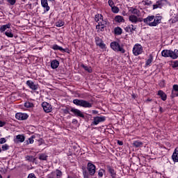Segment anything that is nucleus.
Wrapping results in <instances>:
<instances>
[{
  "instance_id": "obj_1",
  "label": "nucleus",
  "mask_w": 178,
  "mask_h": 178,
  "mask_svg": "<svg viewBox=\"0 0 178 178\" xmlns=\"http://www.w3.org/2000/svg\"><path fill=\"white\" fill-rule=\"evenodd\" d=\"M95 165L92 164V163H88L87 170H84L83 172L84 178H90V176H94L95 175Z\"/></svg>"
},
{
  "instance_id": "obj_2",
  "label": "nucleus",
  "mask_w": 178,
  "mask_h": 178,
  "mask_svg": "<svg viewBox=\"0 0 178 178\" xmlns=\"http://www.w3.org/2000/svg\"><path fill=\"white\" fill-rule=\"evenodd\" d=\"M161 55L164 58H172V59H177L178 58V50L175 49L174 51L172 50H163L161 51Z\"/></svg>"
},
{
  "instance_id": "obj_3",
  "label": "nucleus",
  "mask_w": 178,
  "mask_h": 178,
  "mask_svg": "<svg viewBox=\"0 0 178 178\" xmlns=\"http://www.w3.org/2000/svg\"><path fill=\"white\" fill-rule=\"evenodd\" d=\"M73 104L77 106H82V108H92V103L84 99H75L73 100Z\"/></svg>"
},
{
  "instance_id": "obj_4",
  "label": "nucleus",
  "mask_w": 178,
  "mask_h": 178,
  "mask_svg": "<svg viewBox=\"0 0 178 178\" xmlns=\"http://www.w3.org/2000/svg\"><path fill=\"white\" fill-rule=\"evenodd\" d=\"M110 45L111 48L113 49V51H115V52H120L121 54H124V52H126V50H124L123 47L120 46V44L118 42H112Z\"/></svg>"
},
{
  "instance_id": "obj_5",
  "label": "nucleus",
  "mask_w": 178,
  "mask_h": 178,
  "mask_svg": "<svg viewBox=\"0 0 178 178\" xmlns=\"http://www.w3.org/2000/svg\"><path fill=\"white\" fill-rule=\"evenodd\" d=\"M132 52L135 56H138L143 54V46L140 44H136L134 46Z\"/></svg>"
},
{
  "instance_id": "obj_6",
  "label": "nucleus",
  "mask_w": 178,
  "mask_h": 178,
  "mask_svg": "<svg viewBox=\"0 0 178 178\" xmlns=\"http://www.w3.org/2000/svg\"><path fill=\"white\" fill-rule=\"evenodd\" d=\"M70 111L72 113H74V116H76V118H82L84 119V113L79 109L72 108Z\"/></svg>"
},
{
  "instance_id": "obj_7",
  "label": "nucleus",
  "mask_w": 178,
  "mask_h": 178,
  "mask_svg": "<svg viewBox=\"0 0 178 178\" xmlns=\"http://www.w3.org/2000/svg\"><path fill=\"white\" fill-rule=\"evenodd\" d=\"M42 107L46 113H49V112H52V106L49 104V103L44 102L42 104Z\"/></svg>"
},
{
  "instance_id": "obj_8",
  "label": "nucleus",
  "mask_w": 178,
  "mask_h": 178,
  "mask_svg": "<svg viewBox=\"0 0 178 178\" xmlns=\"http://www.w3.org/2000/svg\"><path fill=\"white\" fill-rule=\"evenodd\" d=\"M154 19H155V16L151 15L148 16L147 18L143 19L144 23L149 26L150 27H154V26L151 25L152 22H154Z\"/></svg>"
},
{
  "instance_id": "obj_9",
  "label": "nucleus",
  "mask_w": 178,
  "mask_h": 178,
  "mask_svg": "<svg viewBox=\"0 0 178 178\" xmlns=\"http://www.w3.org/2000/svg\"><path fill=\"white\" fill-rule=\"evenodd\" d=\"M105 120H106V118L104 116L95 117L93 118L92 124H95V126H97V124H99V123H101L102 122H105Z\"/></svg>"
},
{
  "instance_id": "obj_10",
  "label": "nucleus",
  "mask_w": 178,
  "mask_h": 178,
  "mask_svg": "<svg viewBox=\"0 0 178 178\" xmlns=\"http://www.w3.org/2000/svg\"><path fill=\"white\" fill-rule=\"evenodd\" d=\"M129 12L134 16H137L138 17H140L141 16V13L140 12V10L134 7H130L129 8Z\"/></svg>"
},
{
  "instance_id": "obj_11",
  "label": "nucleus",
  "mask_w": 178,
  "mask_h": 178,
  "mask_svg": "<svg viewBox=\"0 0 178 178\" xmlns=\"http://www.w3.org/2000/svg\"><path fill=\"white\" fill-rule=\"evenodd\" d=\"M15 118L18 120H26V119H28L29 115L24 113H17L15 114Z\"/></svg>"
},
{
  "instance_id": "obj_12",
  "label": "nucleus",
  "mask_w": 178,
  "mask_h": 178,
  "mask_svg": "<svg viewBox=\"0 0 178 178\" xmlns=\"http://www.w3.org/2000/svg\"><path fill=\"white\" fill-rule=\"evenodd\" d=\"M96 44L97 47H99L102 49H104L106 47V44H104V41H102V39H101L99 37H96L95 38Z\"/></svg>"
},
{
  "instance_id": "obj_13",
  "label": "nucleus",
  "mask_w": 178,
  "mask_h": 178,
  "mask_svg": "<svg viewBox=\"0 0 178 178\" xmlns=\"http://www.w3.org/2000/svg\"><path fill=\"white\" fill-rule=\"evenodd\" d=\"M26 137H24V135H17L14 139V141L16 143V144H19V143H24Z\"/></svg>"
},
{
  "instance_id": "obj_14",
  "label": "nucleus",
  "mask_w": 178,
  "mask_h": 178,
  "mask_svg": "<svg viewBox=\"0 0 178 178\" xmlns=\"http://www.w3.org/2000/svg\"><path fill=\"white\" fill-rule=\"evenodd\" d=\"M153 20H154L153 22L150 25L154 26L155 27L161 23V20H162V17L161 16L154 17V19Z\"/></svg>"
},
{
  "instance_id": "obj_15",
  "label": "nucleus",
  "mask_w": 178,
  "mask_h": 178,
  "mask_svg": "<svg viewBox=\"0 0 178 178\" xmlns=\"http://www.w3.org/2000/svg\"><path fill=\"white\" fill-rule=\"evenodd\" d=\"M107 170L108 173H110L112 178H116V171H115V169L111 167V165H107Z\"/></svg>"
},
{
  "instance_id": "obj_16",
  "label": "nucleus",
  "mask_w": 178,
  "mask_h": 178,
  "mask_svg": "<svg viewBox=\"0 0 178 178\" xmlns=\"http://www.w3.org/2000/svg\"><path fill=\"white\" fill-rule=\"evenodd\" d=\"M26 84L31 90H38V85H35L32 81H27Z\"/></svg>"
},
{
  "instance_id": "obj_17",
  "label": "nucleus",
  "mask_w": 178,
  "mask_h": 178,
  "mask_svg": "<svg viewBox=\"0 0 178 178\" xmlns=\"http://www.w3.org/2000/svg\"><path fill=\"white\" fill-rule=\"evenodd\" d=\"M51 48L54 51H60V52H67V49H63L62 47L58 44H54Z\"/></svg>"
},
{
  "instance_id": "obj_18",
  "label": "nucleus",
  "mask_w": 178,
  "mask_h": 178,
  "mask_svg": "<svg viewBox=\"0 0 178 178\" xmlns=\"http://www.w3.org/2000/svg\"><path fill=\"white\" fill-rule=\"evenodd\" d=\"M129 20L131 22V23H133L134 24H137V21L138 20V17L137 15H131L129 17Z\"/></svg>"
},
{
  "instance_id": "obj_19",
  "label": "nucleus",
  "mask_w": 178,
  "mask_h": 178,
  "mask_svg": "<svg viewBox=\"0 0 178 178\" xmlns=\"http://www.w3.org/2000/svg\"><path fill=\"white\" fill-rule=\"evenodd\" d=\"M41 5L45 9L46 12L49 11L50 8L48 6V0H41Z\"/></svg>"
},
{
  "instance_id": "obj_20",
  "label": "nucleus",
  "mask_w": 178,
  "mask_h": 178,
  "mask_svg": "<svg viewBox=\"0 0 178 178\" xmlns=\"http://www.w3.org/2000/svg\"><path fill=\"white\" fill-rule=\"evenodd\" d=\"M58 67H59V61H58L57 60H53L51 62V67L52 69H58Z\"/></svg>"
},
{
  "instance_id": "obj_21",
  "label": "nucleus",
  "mask_w": 178,
  "mask_h": 178,
  "mask_svg": "<svg viewBox=\"0 0 178 178\" xmlns=\"http://www.w3.org/2000/svg\"><path fill=\"white\" fill-rule=\"evenodd\" d=\"M136 27L133 24H131L125 28L127 33H131V31H136Z\"/></svg>"
},
{
  "instance_id": "obj_22",
  "label": "nucleus",
  "mask_w": 178,
  "mask_h": 178,
  "mask_svg": "<svg viewBox=\"0 0 178 178\" xmlns=\"http://www.w3.org/2000/svg\"><path fill=\"white\" fill-rule=\"evenodd\" d=\"M158 95H159V97H161V98L163 101H166L167 96H166V94L163 91L159 90L158 92Z\"/></svg>"
},
{
  "instance_id": "obj_23",
  "label": "nucleus",
  "mask_w": 178,
  "mask_h": 178,
  "mask_svg": "<svg viewBox=\"0 0 178 178\" xmlns=\"http://www.w3.org/2000/svg\"><path fill=\"white\" fill-rule=\"evenodd\" d=\"M8 29H10V24H6V25H2L0 27V31L1 33H4V31H6V30H8Z\"/></svg>"
},
{
  "instance_id": "obj_24",
  "label": "nucleus",
  "mask_w": 178,
  "mask_h": 178,
  "mask_svg": "<svg viewBox=\"0 0 178 178\" xmlns=\"http://www.w3.org/2000/svg\"><path fill=\"white\" fill-rule=\"evenodd\" d=\"M152 60H154V56H152V54H149V59L146 60V66H149V65L152 63Z\"/></svg>"
},
{
  "instance_id": "obj_25",
  "label": "nucleus",
  "mask_w": 178,
  "mask_h": 178,
  "mask_svg": "<svg viewBox=\"0 0 178 178\" xmlns=\"http://www.w3.org/2000/svg\"><path fill=\"white\" fill-rule=\"evenodd\" d=\"M115 21L117 22L118 23H122L123 22H124V19H123V17H122L120 15H117L115 17Z\"/></svg>"
},
{
  "instance_id": "obj_26",
  "label": "nucleus",
  "mask_w": 178,
  "mask_h": 178,
  "mask_svg": "<svg viewBox=\"0 0 178 178\" xmlns=\"http://www.w3.org/2000/svg\"><path fill=\"white\" fill-rule=\"evenodd\" d=\"M133 145L136 148H140V147H143V143L138 140H136L133 143Z\"/></svg>"
},
{
  "instance_id": "obj_27",
  "label": "nucleus",
  "mask_w": 178,
  "mask_h": 178,
  "mask_svg": "<svg viewBox=\"0 0 178 178\" xmlns=\"http://www.w3.org/2000/svg\"><path fill=\"white\" fill-rule=\"evenodd\" d=\"M81 66V67H83V69H84V70H86L88 73H92V69L91 68V67H87L83 64H82Z\"/></svg>"
},
{
  "instance_id": "obj_28",
  "label": "nucleus",
  "mask_w": 178,
  "mask_h": 178,
  "mask_svg": "<svg viewBox=\"0 0 178 178\" xmlns=\"http://www.w3.org/2000/svg\"><path fill=\"white\" fill-rule=\"evenodd\" d=\"M162 6V0L156 1V4L153 6L154 9H158V8H161Z\"/></svg>"
},
{
  "instance_id": "obj_29",
  "label": "nucleus",
  "mask_w": 178,
  "mask_h": 178,
  "mask_svg": "<svg viewBox=\"0 0 178 178\" xmlns=\"http://www.w3.org/2000/svg\"><path fill=\"white\" fill-rule=\"evenodd\" d=\"M114 31H115V34H116L117 35H120L123 30H122L120 27H116L115 28Z\"/></svg>"
},
{
  "instance_id": "obj_30",
  "label": "nucleus",
  "mask_w": 178,
  "mask_h": 178,
  "mask_svg": "<svg viewBox=\"0 0 178 178\" xmlns=\"http://www.w3.org/2000/svg\"><path fill=\"white\" fill-rule=\"evenodd\" d=\"M103 17H104L102 16V15L97 14L95 17V21L97 22H100L101 20H102Z\"/></svg>"
},
{
  "instance_id": "obj_31",
  "label": "nucleus",
  "mask_w": 178,
  "mask_h": 178,
  "mask_svg": "<svg viewBox=\"0 0 178 178\" xmlns=\"http://www.w3.org/2000/svg\"><path fill=\"white\" fill-rule=\"evenodd\" d=\"M5 35L10 38H13V33H12V29H8L5 32Z\"/></svg>"
},
{
  "instance_id": "obj_32",
  "label": "nucleus",
  "mask_w": 178,
  "mask_h": 178,
  "mask_svg": "<svg viewBox=\"0 0 178 178\" xmlns=\"http://www.w3.org/2000/svg\"><path fill=\"white\" fill-rule=\"evenodd\" d=\"M48 159V156L45 154H39V159L40 161H47V159Z\"/></svg>"
},
{
  "instance_id": "obj_33",
  "label": "nucleus",
  "mask_w": 178,
  "mask_h": 178,
  "mask_svg": "<svg viewBox=\"0 0 178 178\" xmlns=\"http://www.w3.org/2000/svg\"><path fill=\"white\" fill-rule=\"evenodd\" d=\"M173 162H178V153L174 152L172 156Z\"/></svg>"
},
{
  "instance_id": "obj_34",
  "label": "nucleus",
  "mask_w": 178,
  "mask_h": 178,
  "mask_svg": "<svg viewBox=\"0 0 178 178\" xmlns=\"http://www.w3.org/2000/svg\"><path fill=\"white\" fill-rule=\"evenodd\" d=\"M34 138H35V136L33 135L28 139L29 140H26V144H33L34 143Z\"/></svg>"
},
{
  "instance_id": "obj_35",
  "label": "nucleus",
  "mask_w": 178,
  "mask_h": 178,
  "mask_svg": "<svg viewBox=\"0 0 178 178\" xmlns=\"http://www.w3.org/2000/svg\"><path fill=\"white\" fill-rule=\"evenodd\" d=\"M97 30H100V31H104V29H105V25H101V24H97L96 26Z\"/></svg>"
},
{
  "instance_id": "obj_36",
  "label": "nucleus",
  "mask_w": 178,
  "mask_h": 178,
  "mask_svg": "<svg viewBox=\"0 0 178 178\" xmlns=\"http://www.w3.org/2000/svg\"><path fill=\"white\" fill-rule=\"evenodd\" d=\"M24 106H25V108H33L34 106V105L33 104V103H30V102H25Z\"/></svg>"
},
{
  "instance_id": "obj_37",
  "label": "nucleus",
  "mask_w": 178,
  "mask_h": 178,
  "mask_svg": "<svg viewBox=\"0 0 178 178\" xmlns=\"http://www.w3.org/2000/svg\"><path fill=\"white\" fill-rule=\"evenodd\" d=\"M26 161H29L30 162H34L35 161V159H34V156H27L26 157Z\"/></svg>"
},
{
  "instance_id": "obj_38",
  "label": "nucleus",
  "mask_w": 178,
  "mask_h": 178,
  "mask_svg": "<svg viewBox=\"0 0 178 178\" xmlns=\"http://www.w3.org/2000/svg\"><path fill=\"white\" fill-rule=\"evenodd\" d=\"M64 25H65V22H63L62 21H58V22H56V27H62Z\"/></svg>"
},
{
  "instance_id": "obj_39",
  "label": "nucleus",
  "mask_w": 178,
  "mask_h": 178,
  "mask_svg": "<svg viewBox=\"0 0 178 178\" xmlns=\"http://www.w3.org/2000/svg\"><path fill=\"white\" fill-rule=\"evenodd\" d=\"M98 24L103 25V26H106V24H108V22H106V20H104V18H102V19H100Z\"/></svg>"
},
{
  "instance_id": "obj_40",
  "label": "nucleus",
  "mask_w": 178,
  "mask_h": 178,
  "mask_svg": "<svg viewBox=\"0 0 178 178\" xmlns=\"http://www.w3.org/2000/svg\"><path fill=\"white\" fill-rule=\"evenodd\" d=\"M111 9H112V12H113V13H119V8L114 6L111 7Z\"/></svg>"
},
{
  "instance_id": "obj_41",
  "label": "nucleus",
  "mask_w": 178,
  "mask_h": 178,
  "mask_svg": "<svg viewBox=\"0 0 178 178\" xmlns=\"http://www.w3.org/2000/svg\"><path fill=\"white\" fill-rule=\"evenodd\" d=\"M1 149L2 151H8V149H9V145L8 144L3 145Z\"/></svg>"
},
{
  "instance_id": "obj_42",
  "label": "nucleus",
  "mask_w": 178,
  "mask_h": 178,
  "mask_svg": "<svg viewBox=\"0 0 178 178\" xmlns=\"http://www.w3.org/2000/svg\"><path fill=\"white\" fill-rule=\"evenodd\" d=\"M104 173H105V170H104V169H101L98 172L99 177H102V176H104Z\"/></svg>"
},
{
  "instance_id": "obj_43",
  "label": "nucleus",
  "mask_w": 178,
  "mask_h": 178,
  "mask_svg": "<svg viewBox=\"0 0 178 178\" xmlns=\"http://www.w3.org/2000/svg\"><path fill=\"white\" fill-rule=\"evenodd\" d=\"M171 97L172 98H175V97H178V92L175 90H172L171 93Z\"/></svg>"
},
{
  "instance_id": "obj_44",
  "label": "nucleus",
  "mask_w": 178,
  "mask_h": 178,
  "mask_svg": "<svg viewBox=\"0 0 178 178\" xmlns=\"http://www.w3.org/2000/svg\"><path fill=\"white\" fill-rule=\"evenodd\" d=\"M56 175L58 178L60 177V176H62V171H60L59 170H56Z\"/></svg>"
},
{
  "instance_id": "obj_45",
  "label": "nucleus",
  "mask_w": 178,
  "mask_h": 178,
  "mask_svg": "<svg viewBox=\"0 0 178 178\" xmlns=\"http://www.w3.org/2000/svg\"><path fill=\"white\" fill-rule=\"evenodd\" d=\"M7 2H8V3H10V5H15V3H16V0H6Z\"/></svg>"
},
{
  "instance_id": "obj_46",
  "label": "nucleus",
  "mask_w": 178,
  "mask_h": 178,
  "mask_svg": "<svg viewBox=\"0 0 178 178\" xmlns=\"http://www.w3.org/2000/svg\"><path fill=\"white\" fill-rule=\"evenodd\" d=\"M108 5L109 6H111V8H113V6H115V3H113V1L112 0H108Z\"/></svg>"
},
{
  "instance_id": "obj_47",
  "label": "nucleus",
  "mask_w": 178,
  "mask_h": 178,
  "mask_svg": "<svg viewBox=\"0 0 178 178\" xmlns=\"http://www.w3.org/2000/svg\"><path fill=\"white\" fill-rule=\"evenodd\" d=\"M5 143H6V138H0V144H5Z\"/></svg>"
},
{
  "instance_id": "obj_48",
  "label": "nucleus",
  "mask_w": 178,
  "mask_h": 178,
  "mask_svg": "<svg viewBox=\"0 0 178 178\" xmlns=\"http://www.w3.org/2000/svg\"><path fill=\"white\" fill-rule=\"evenodd\" d=\"M172 88H173L172 91H175L178 92V85H174Z\"/></svg>"
},
{
  "instance_id": "obj_49",
  "label": "nucleus",
  "mask_w": 178,
  "mask_h": 178,
  "mask_svg": "<svg viewBox=\"0 0 178 178\" xmlns=\"http://www.w3.org/2000/svg\"><path fill=\"white\" fill-rule=\"evenodd\" d=\"M28 178H37L34 173H31L28 175Z\"/></svg>"
},
{
  "instance_id": "obj_50",
  "label": "nucleus",
  "mask_w": 178,
  "mask_h": 178,
  "mask_svg": "<svg viewBox=\"0 0 178 178\" xmlns=\"http://www.w3.org/2000/svg\"><path fill=\"white\" fill-rule=\"evenodd\" d=\"M6 124V122H3L2 120H0V127H3Z\"/></svg>"
},
{
  "instance_id": "obj_51",
  "label": "nucleus",
  "mask_w": 178,
  "mask_h": 178,
  "mask_svg": "<svg viewBox=\"0 0 178 178\" xmlns=\"http://www.w3.org/2000/svg\"><path fill=\"white\" fill-rule=\"evenodd\" d=\"M172 67H178V62L177 61H175L172 63Z\"/></svg>"
},
{
  "instance_id": "obj_52",
  "label": "nucleus",
  "mask_w": 178,
  "mask_h": 178,
  "mask_svg": "<svg viewBox=\"0 0 178 178\" xmlns=\"http://www.w3.org/2000/svg\"><path fill=\"white\" fill-rule=\"evenodd\" d=\"M138 22L140 23H141V22H144V19L140 17H138V20H137V23H138Z\"/></svg>"
},
{
  "instance_id": "obj_53",
  "label": "nucleus",
  "mask_w": 178,
  "mask_h": 178,
  "mask_svg": "<svg viewBox=\"0 0 178 178\" xmlns=\"http://www.w3.org/2000/svg\"><path fill=\"white\" fill-rule=\"evenodd\" d=\"M78 122H79V121H77V120H76V119H73V120H72V123H73L74 124H77Z\"/></svg>"
},
{
  "instance_id": "obj_54",
  "label": "nucleus",
  "mask_w": 178,
  "mask_h": 178,
  "mask_svg": "<svg viewBox=\"0 0 178 178\" xmlns=\"http://www.w3.org/2000/svg\"><path fill=\"white\" fill-rule=\"evenodd\" d=\"M159 111L161 112V113H163L164 111L163 108H162V107H159Z\"/></svg>"
},
{
  "instance_id": "obj_55",
  "label": "nucleus",
  "mask_w": 178,
  "mask_h": 178,
  "mask_svg": "<svg viewBox=\"0 0 178 178\" xmlns=\"http://www.w3.org/2000/svg\"><path fill=\"white\" fill-rule=\"evenodd\" d=\"M118 145H123V143L120 140H118Z\"/></svg>"
},
{
  "instance_id": "obj_56",
  "label": "nucleus",
  "mask_w": 178,
  "mask_h": 178,
  "mask_svg": "<svg viewBox=\"0 0 178 178\" xmlns=\"http://www.w3.org/2000/svg\"><path fill=\"white\" fill-rule=\"evenodd\" d=\"M174 152H176V154H178V147L175 148Z\"/></svg>"
},
{
  "instance_id": "obj_57",
  "label": "nucleus",
  "mask_w": 178,
  "mask_h": 178,
  "mask_svg": "<svg viewBox=\"0 0 178 178\" xmlns=\"http://www.w3.org/2000/svg\"><path fill=\"white\" fill-rule=\"evenodd\" d=\"M64 112H65V113H70L69 110H67V109H65V110L64 111Z\"/></svg>"
},
{
  "instance_id": "obj_58",
  "label": "nucleus",
  "mask_w": 178,
  "mask_h": 178,
  "mask_svg": "<svg viewBox=\"0 0 178 178\" xmlns=\"http://www.w3.org/2000/svg\"><path fill=\"white\" fill-rule=\"evenodd\" d=\"M92 113L97 114V113H98V111H95V110H93V111H92Z\"/></svg>"
},
{
  "instance_id": "obj_59",
  "label": "nucleus",
  "mask_w": 178,
  "mask_h": 178,
  "mask_svg": "<svg viewBox=\"0 0 178 178\" xmlns=\"http://www.w3.org/2000/svg\"><path fill=\"white\" fill-rule=\"evenodd\" d=\"M2 2H3L2 0H0V4H2Z\"/></svg>"
},
{
  "instance_id": "obj_60",
  "label": "nucleus",
  "mask_w": 178,
  "mask_h": 178,
  "mask_svg": "<svg viewBox=\"0 0 178 178\" xmlns=\"http://www.w3.org/2000/svg\"><path fill=\"white\" fill-rule=\"evenodd\" d=\"M0 152H2V149H1V148H0Z\"/></svg>"
},
{
  "instance_id": "obj_61",
  "label": "nucleus",
  "mask_w": 178,
  "mask_h": 178,
  "mask_svg": "<svg viewBox=\"0 0 178 178\" xmlns=\"http://www.w3.org/2000/svg\"><path fill=\"white\" fill-rule=\"evenodd\" d=\"M0 178H2V175H0Z\"/></svg>"
},
{
  "instance_id": "obj_62",
  "label": "nucleus",
  "mask_w": 178,
  "mask_h": 178,
  "mask_svg": "<svg viewBox=\"0 0 178 178\" xmlns=\"http://www.w3.org/2000/svg\"><path fill=\"white\" fill-rule=\"evenodd\" d=\"M147 101H151V99H148Z\"/></svg>"
},
{
  "instance_id": "obj_63",
  "label": "nucleus",
  "mask_w": 178,
  "mask_h": 178,
  "mask_svg": "<svg viewBox=\"0 0 178 178\" xmlns=\"http://www.w3.org/2000/svg\"><path fill=\"white\" fill-rule=\"evenodd\" d=\"M41 145V143H40V145Z\"/></svg>"
},
{
  "instance_id": "obj_64",
  "label": "nucleus",
  "mask_w": 178,
  "mask_h": 178,
  "mask_svg": "<svg viewBox=\"0 0 178 178\" xmlns=\"http://www.w3.org/2000/svg\"><path fill=\"white\" fill-rule=\"evenodd\" d=\"M49 1H52V0H49Z\"/></svg>"
}]
</instances>
